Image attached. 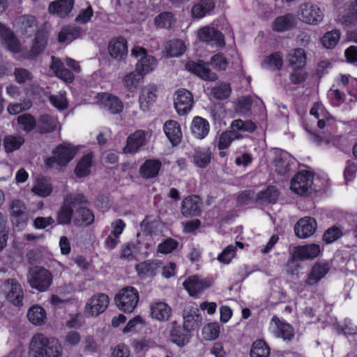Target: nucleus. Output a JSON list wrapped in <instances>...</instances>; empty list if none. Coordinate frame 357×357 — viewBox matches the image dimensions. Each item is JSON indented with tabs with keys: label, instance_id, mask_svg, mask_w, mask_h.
<instances>
[{
	"label": "nucleus",
	"instance_id": "nucleus-30",
	"mask_svg": "<svg viewBox=\"0 0 357 357\" xmlns=\"http://www.w3.org/2000/svg\"><path fill=\"white\" fill-rule=\"evenodd\" d=\"M74 0H56L49 5V12L50 14L65 17L71 12Z\"/></svg>",
	"mask_w": 357,
	"mask_h": 357
},
{
	"label": "nucleus",
	"instance_id": "nucleus-61",
	"mask_svg": "<svg viewBox=\"0 0 357 357\" xmlns=\"http://www.w3.org/2000/svg\"><path fill=\"white\" fill-rule=\"evenodd\" d=\"M342 236V229L337 226H333L326 231L323 238L327 243H331L340 238Z\"/></svg>",
	"mask_w": 357,
	"mask_h": 357
},
{
	"label": "nucleus",
	"instance_id": "nucleus-22",
	"mask_svg": "<svg viewBox=\"0 0 357 357\" xmlns=\"http://www.w3.org/2000/svg\"><path fill=\"white\" fill-rule=\"evenodd\" d=\"M157 87L155 85L150 84L142 89L139 98V106L144 112L148 111L153 106L157 98Z\"/></svg>",
	"mask_w": 357,
	"mask_h": 357
},
{
	"label": "nucleus",
	"instance_id": "nucleus-1",
	"mask_svg": "<svg viewBox=\"0 0 357 357\" xmlns=\"http://www.w3.org/2000/svg\"><path fill=\"white\" fill-rule=\"evenodd\" d=\"M62 353V346L56 338L36 333L31 340L29 348L30 357H61Z\"/></svg>",
	"mask_w": 357,
	"mask_h": 357
},
{
	"label": "nucleus",
	"instance_id": "nucleus-26",
	"mask_svg": "<svg viewBox=\"0 0 357 357\" xmlns=\"http://www.w3.org/2000/svg\"><path fill=\"white\" fill-rule=\"evenodd\" d=\"M162 266V262L157 259L142 261L135 266V270L141 278L154 276Z\"/></svg>",
	"mask_w": 357,
	"mask_h": 357
},
{
	"label": "nucleus",
	"instance_id": "nucleus-7",
	"mask_svg": "<svg viewBox=\"0 0 357 357\" xmlns=\"http://www.w3.org/2000/svg\"><path fill=\"white\" fill-rule=\"evenodd\" d=\"M313 175L307 171L298 172L291 180L290 189L294 193L306 196L311 193Z\"/></svg>",
	"mask_w": 357,
	"mask_h": 357
},
{
	"label": "nucleus",
	"instance_id": "nucleus-48",
	"mask_svg": "<svg viewBox=\"0 0 357 357\" xmlns=\"http://www.w3.org/2000/svg\"><path fill=\"white\" fill-rule=\"evenodd\" d=\"M270 354V349L262 340H256L250 351L251 357H268Z\"/></svg>",
	"mask_w": 357,
	"mask_h": 357
},
{
	"label": "nucleus",
	"instance_id": "nucleus-54",
	"mask_svg": "<svg viewBox=\"0 0 357 357\" xmlns=\"http://www.w3.org/2000/svg\"><path fill=\"white\" fill-rule=\"evenodd\" d=\"M32 106L29 99H24L20 102L10 103L8 105L7 110L12 115L17 114L23 111L28 110Z\"/></svg>",
	"mask_w": 357,
	"mask_h": 357
},
{
	"label": "nucleus",
	"instance_id": "nucleus-53",
	"mask_svg": "<svg viewBox=\"0 0 357 357\" xmlns=\"http://www.w3.org/2000/svg\"><path fill=\"white\" fill-rule=\"evenodd\" d=\"M154 22L158 28L169 29L174 22V18L171 13L164 12L155 17Z\"/></svg>",
	"mask_w": 357,
	"mask_h": 357
},
{
	"label": "nucleus",
	"instance_id": "nucleus-8",
	"mask_svg": "<svg viewBox=\"0 0 357 357\" xmlns=\"http://www.w3.org/2000/svg\"><path fill=\"white\" fill-rule=\"evenodd\" d=\"M10 221L19 230L23 229L29 221V213L25 204L20 199L13 200L9 205Z\"/></svg>",
	"mask_w": 357,
	"mask_h": 357
},
{
	"label": "nucleus",
	"instance_id": "nucleus-35",
	"mask_svg": "<svg viewBox=\"0 0 357 357\" xmlns=\"http://www.w3.org/2000/svg\"><path fill=\"white\" fill-rule=\"evenodd\" d=\"M52 61L50 68L59 78L67 83L72 82L74 80V75L64 68L63 63L59 59L52 56Z\"/></svg>",
	"mask_w": 357,
	"mask_h": 357
},
{
	"label": "nucleus",
	"instance_id": "nucleus-52",
	"mask_svg": "<svg viewBox=\"0 0 357 357\" xmlns=\"http://www.w3.org/2000/svg\"><path fill=\"white\" fill-rule=\"evenodd\" d=\"M166 50L170 56H178L185 51V45L181 40H174L167 45Z\"/></svg>",
	"mask_w": 357,
	"mask_h": 357
},
{
	"label": "nucleus",
	"instance_id": "nucleus-34",
	"mask_svg": "<svg viewBox=\"0 0 357 357\" xmlns=\"http://www.w3.org/2000/svg\"><path fill=\"white\" fill-rule=\"evenodd\" d=\"M306 53L302 48L291 50L287 55V61L293 69L303 68L306 63Z\"/></svg>",
	"mask_w": 357,
	"mask_h": 357
},
{
	"label": "nucleus",
	"instance_id": "nucleus-14",
	"mask_svg": "<svg viewBox=\"0 0 357 357\" xmlns=\"http://www.w3.org/2000/svg\"><path fill=\"white\" fill-rule=\"evenodd\" d=\"M300 19L309 24H317L324 18V14L319 7L310 3H305L300 8Z\"/></svg>",
	"mask_w": 357,
	"mask_h": 357
},
{
	"label": "nucleus",
	"instance_id": "nucleus-60",
	"mask_svg": "<svg viewBox=\"0 0 357 357\" xmlns=\"http://www.w3.org/2000/svg\"><path fill=\"white\" fill-rule=\"evenodd\" d=\"M264 64L267 65L268 68L272 69H280L283 64L282 55L278 53H274L264 60Z\"/></svg>",
	"mask_w": 357,
	"mask_h": 357
},
{
	"label": "nucleus",
	"instance_id": "nucleus-23",
	"mask_svg": "<svg viewBox=\"0 0 357 357\" xmlns=\"http://www.w3.org/2000/svg\"><path fill=\"white\" fill-rule=\"evenodd\" d=\"M271 328L278 337H282L284 340H291L294 335V329L291 326L280 320L276 316H273L271 319Z\"/></svg>",
	"mask_w": 357,
	"mask_h": 357
},
{
	"label": "nucleus",
	"instance_id": "nucleus-42",
	"mask_svg": "<svg viewBox=\"0 0 357 357\" xmlns=\"http://www.w3.org/2000/svg\"><path fill=\"white\" fill-rule=\"evenodd\" d=\"M92 158V154L88 153L79 160L75 169V174L77 177L82 178L90 174Z\"/></svg>",
	"mask_w": 357,
	"mask_h": 357
},
{
	"label": "nucleus",
	"instance_id": "nucleus-50",
	"mask_svg": "<svg viewBox=\"0 0 357 357\" xmlns=\"http://www.w3.org/2000/svg\"><path fill=\"white\" fill-rule=\"evenodd\" d=\"M143 77L144 76L135 69V71L130 72L123 77V83L129 89H135L140 83Z\"/></svg>",
	"mask_w": 357,
	"mask_h": 357
},
{
	"label": "nucleus",
	"instance_id": "nucleus-6",
	"mask_svg": "<svg viewBox=\"0 0 357 357\" xmlns=\"http://www.w3.org/2000/svg\"><path fill=\"white\" fill-rule=\"evenodd\" d=\"M130 54L137 59L135 69L143 76L153 71L156 66L157 61L151 55L147 54L146 50L142 47L135 46L132 48Z\"/></svg>",
	"mask_w": 357,
	"mask_h": 357
},
{
	"label": "nucleus",
	"instance_id": "nucleus-15",
	"mask_svg": "<svg viewBox=\"0 0 357 357\" xmlns=\"http://www.w3.org/2000/svg\"><path fill=\"white\" fill-rule=\"evenodd\" d=\"M109 56L118 61H123L128 55V42L123 37L112 39L107 47Z\"/></svg>",
	"mask_w": 357,
	"mask_h": 357
},
{
	"label": "nucleus",
	"instance_id": "nucleus-45",
	"mask_svg": "<svg viewBox=\"0 0 357 357\" xmlns=\"http://www.w3.org/2000/svg\"><path fill=\"white\" fill-rule=\"evenodd\" d=\"M81 31L79 28L73 26L64 27L59 33V41L61 43H70L73 40L79 38Z\"/></svg>",
	"mask_w": 357,
	"mask_h": 357
},
{
	"label": "nucleus",
	"instance_id": "nucleus-13",
	"mask_svg": "<svg viewBox=\"0 0 357 357\" xmlns=\"http://www.w3.org/2000/svg\"><path fill=\"white\" fill-rule=\"evenodd\" d=\"M174 107L179 115L187 114L192 109L193 97L190 91L181 89L178 90L174 98Z\"/></svg>",
	"mask_w": 357,
	"mask_h": 357
},
{
	"label": "nucleus",
	"instance_id": "nucleus-33",
	"mask_svg": "<svg viewBox=\"0 0 357 357\" xmlns=\"http://www.w3.org/2000/svg\"><path fill=\"white\" fill-rule=\"evenodd\" d=\"M58 126L59 122L56 118L43 114L38 119L36 129L38 132L45 134L53 132Z\"/></svg>",
	"mask_w": 357,
	"mask_h": 357
},
{
	"label": "nucleus",
	"instance_id": "nucleus-62",
	"mask_svg": "<svg viewBox=\"0 0 357 357\" xmlns=\"http://www.w3.org/2000/svg\"><path fill=\"white\" fill-rule=\"evenodd\" d=\"M212 93L217 99H225L230 96L231 87L229 84H222L214 87L212 89Z\"/></svg>",
	"mask_w": 357,
	"mask_h": 357
},
{
	"label": "nucleus",
	"instance_id": "nucleus-41",
	"mask_svg": "<svg viewBox=\"0 0 357 357\" xmlns=\"http://www.w3.org/2000/svg\"><path fill=\"white\" fill-rule=\"evenodd\" d=\"M189 332L190 331L184 328L183 326L174 327L171 331L170 339L178 346L183 347L189 341Z\"/></svg>",
	"mask_w": 357,
	"mask_h": 357
},
{
	"label": "nucleus",
	"instance_id": "nucleus-31",
	"mask_svg": "<svg viewBox=\"0 0 357 357\" xmlns=\"http://www.w3.org/2000/svg\"><path fill=\"white\" fill-rule=\"evenodd\" d=\"M145 132L143 130H137L127 139L126 146L123 148L125 153H136L144 144Z\"/></svg>",
	"mask_w": 357,
	"mask_h": 357
},
{
	"label": "nucleus",
	"instance_id": "nucleus-4",
	"mask_svg": "<svg viewBox=\"0 0 357 357\" xmlns=\"http://www.w3.org/2000/svg\"><path fill=\"white\" fill-rule=\"evenodd\" d=\"M139 300L138 291L133 287L122 288L116 294L115 303L117 307L127 313H131L136 308Z\"/></svg>",
	"mask_w": 357,
	"mask_h": 357
},
{
	"label": "nucleus",
	"instance_id": "nucleus-11",
	"mask_svg": "<svg viewBox=\"0 0 357 357\" xmlns=\"http://www.w3.org/2000/svg\"><path fill=\"white\" fill-rule=\"evenodd\" d=\"M7 300L15 305H21L24 294L20 284L15 279H8L1 286Z\"/></svg>",
	"mask_w": 357,
	"mask_h": 357
},
{
	"label": "nucleus",
	"instance_id": "nucleus-59",
	"mask_svg": "<svg viewBox=\"0 0 357 357\" xmlns=\"http://www.w3.org/2000/svg\"><path fill=\"white\" fill-rule=\"evenodd\" d=\"M236 255V246L234 245H228L218 256L217 259L225 264L230 263Z\"/></svg>",
	"mask_w": 357,
	"mask_h": 357
},
{
	"label": "nucleus",
	"instance_id": "nucleus-3",
	"mask_svg": "<svg viewBox=\"0 0 357 357\" xmlns=\"http://www.w3.org/2000/svg\"><path fill=\"white\" fill-rule=\"evenodd\" d=\"M87 199L82 194H70L65 197L63 202L56 213V221L59 225L70 223L73 215V208L87 204Z\"/></svg>",
	"mask_w": 357,
	"mask_h": 357
},
{
	"label": "nucleus",
	"instance_id": "nucleus-19",
	"mask_svg": "<svg viewBox=\"0 0 357 357\" xmlns=\"http://www.w3.org/2000/svg\"><path fill=\"white\" fill-rule=\"evenodd\" d=\"M317 227L316 220L310 217L300 219L295 225L294 231L300 238H307L314 234Z\"/></svg>",
	"mask_w": 357,
	"mask_h": 357
},
{
	"label": "nucleus",
	"instance_id": "nucleus-36",
	"mask_svg": "<svg viewBox=\"0 0 357 357\" xmlns=\"http://www.w3.org/2000/svg\"><path fill=\"white\" fill-rule=\"evenodd\" d=\"M160 167V161L154 159L148 160L141 166L139 174L144 178H152L158 176Z\"/></svg>",
	"mask_w": 357,
	"mask_h": 357
},
{
	"label": "nucleus",
	"instance_id": "nucleus-27",
	"mask_svg": "<svg viewBox=\"0 0 357 357\" xmlns=\"http://www.w3.org/2000/svg\"><path fill=\"white\" fill-rule=\"evenodd\" d=\"M330 270V265L328 263L317 262L312 266L311 271L306 280L308 285H314L324 278Z\"/></svg>",
	"mask_w": 357,
	"mask_h": 357
},
{
	"label": "nucleus",
	"instance_id": "nucleus-63",
	"mask_svg": "<svg viewBox=\"0 0 357 357\" xmlns=\"http://www.w3.org/2000/svg\"><path fill=\"white\" fill-rule=\"evenodd\" d=\"M49 100L52 105L58 109H65L68 107V101L64 92L50 96Z\"/></svg>",
	"mask_w": 357,
	"mask_h": 357
},
{
	"label": "nucleus",
	"instance_id": "nucleus-29",
	"mask_svg": "<svg viewBox=\"0 0 357 357\" xmlns=\"http://www.w3.org/2000/svg\"><path fill=\"white\" fill-rule=\"evenodd\" d=\"M321 252L319 245L309 244L303 246H298L296 248L294 257L299 260L312 259L318 257Z\"/></svg>",
	"mask_w": 357,
	"mask_h": 357
},
{
	"label": "nucleus",
	"instance_id": "nucleus-55",
	"mask_svg": "<svg viewBox=\"0 0 357 357\" xmlns=\"http://www.w3.org/2000/svg\"><path fill=\"white\" fill-rule=\"evenodd\" d=\"M257 197L262 202L274 203L278 197V193L275 187L269 186L265 190L260 192Z\"/></svg>",
	"mask_w": 357,
	"mask_h": 357
},
{
	"label": "nucleus",
	"instance_id": "nucleus-40",
	"mask_svg": "<svg viewBox=\"0 0 357 357\" xmlns=\"http://www.w3.org/2000/svg\"><path fill=\"white\" fill-rule=\"evenodd\" d=\"M94 221L93 213L88 208L84 207H79L75 213L73 222L75 225L88 226L92 224Z\"/></svg>",
	"mask_w": 357,
	"mask_h": 357
},
{
	"label": "nucleus",
	"instance_id": "nucleus-47",
	"mask_svg": "<svg viewBox=\"0 0 357 357\" xmlns=\"http://www.w3.org/2000/svg\"><path fill=\"white\" fill-rule=\"evenodd\" d=\"M341 33L339 30L335 29L326 32L321 38V44L328 49L334 48L340 39Z\"/></svg>",
	"mask_w": 357,
	"mask_h": 357
},
{
	"label": "nucleus",
	"instance_id": "nucleus-56",
	"mask_svg": "<svg viewBox=\"0 0 357 357\" xmlns=\"http://www.w3.org/2000/svg\"><path fill=\"white\" fill-rule=\"evenodd\" d=\"M138 254L137 246L133 243H128L121 248L120 258L132 261L135 259Z\"/></svg>",
	"mask_w": 357,
	"mask_h": 357
},
{
	"label": "nucleus",
	"instance_id": "nucleus-28",
	"mask_svg": "<svg viewBox=\"0 0 357 357\" xmlns=\"http://www.w3.org/2000/svg\"><path fill=\"white\" fill-rule=\"evenodd\" d=\"M293 158L287 152L278 153L273 160L275 172L280 175H286L290 172Z\"/></svg>",
	"mask_w": 357,
	"mask_h": 357
},
{
	"label": "nucleus",
	"instance_id": "nucleus-32",
	"mask_svg": "<svg viewBox=\"0 0 357 357\" xmlns=\"http://www.w3.org/2000/svg\"><path fill=\"white\" fill-rule=\"evenodd\" d=\"M164 132L173 146L178 144L182 139L180 125L175 121H167L163 127Z\"/></svg>",
	"mask_w": 357,
	"mask_h": 357
},
{
	"label": "nucleus",
	"instance_id": "nucleus-43",
	"mask_svg": "<svg viewBox=\"0 0 357 357\" xmlns=\"http://www.w3.org/2000/svg\"><path fill=\"white\" fill-rule=\"evenodd\" d=\"M52 185L50 181L45 178H39L36 180L31 191L41 197L49 196L52 192Z\"/></svg>",
	"mask_w": 357,
	"mask_h": 357
},
{
	"label": "nucleus",
	"instance_id": "nucleus-44",
	"mask_svg": "<svg viewBox=\"0 0 357 357\" xmlns=\"http://www.w3.org/2000/svg\"><path fill=\"white\" fill-rule=\"evenodd\" d=\"M215 7L212 0H201L192 8V15L194 17L202 18L208 14Z\"/></svg>",
	"mask_w": 357,
	"mask_h": 357
},
{
	"label": "nucleus",
	"instance_id": "nucleus-9",
	"mask_svg": "<svg viewBox=\"0 0 357 357\" xmlns=\"http://www.w3.org/2000/svg\"><path fill=\"white\" fill-rule=\"evenodd\" d=\"M109 303V297L102 293L92 296L86 303L84 314L87 317H96L107 308Z\"/></svg>",
	"mask_w": 357,
	"mask_h": 357
},
{
	"label": "nucleus",
	"instance_id": "nucleus-12",
	"mask_svg": "<svg viewBox=\"0 0 357 357\" xmlns=\"http://www.w3.org/2000/svg\"><path fill=\"white\" fill-rule=\"evenodd\" d=\"M96 102L100 109L112 114H119L123 109L121 100L118 97L109 93H98L96 96Z\"/></svg>",
	"mask_w": 357,
	"mask_h": 357
},
{
	"label": "nucleus",
	"instance_id": "nucleus-58",
	"mask_svg": "<svg viewBox=\"0 0 357 357\" xmlns=\"http://www.w3.org/2000/svg\"><path fill=\"white\" fill-rule=\"evenodd\" d=\"M47 43V38L45 33H38L34 40L31 50V54L36 56L40 54L45 48Z\"/></svg>",
	"mask_w": 357,
	"mask_h": 357
},
{
	"label": "nucleus",
	"instance_id": "nucleus-24",
	"mask_svg": "<svg viewBox=\"0 0 357 357\" xmlns=\"http://www.w3.org/2000/svg\"><path fill=\"white\" fill-rule=\"evenodd\" d=\"M202 202L198 196L191 195L185 198L181 204V213L185 216H195L201 212Z\"/></svg>",
	"mask_w": 357,
	"mask_h": 357
},
{
	"label": "nucleus",
	"instance_id": "nucleus-49",
	"mask_svg": "<svg viewBox=\"0 0 357 357\" xmlns=\"http://www.w3.org/2000/svg\"><path fill=\"white\" fill-rule=\"evenodd\" d=\"M24 142L21 136L8 135L3 139L4 149L7 152H13L18 149Z\"/></svg>",
	"mask_w": 357,
	"mask_h": 357
},
{
	"label": "nucleus",
	"instance_id": "nucleus-37",
	"mask_svg": "<svg viewBox=\"0 0 357 357\" xmlns=\"http://www.w3.org/2000/svg\"><path fill=\"white\" fill-rule=\"evenodd\" d=\"M209 128V123L206 119L200 116H196L193 119L191 131L196 138L204 139L208 135Z\"/></svg>",
	"mask_w": 357,
	"mask_h": 357
},
{
	"label": "nucleus",
	"instance_id": "nucleus-57",
	"mask_svg": "<svg viewBox=\"0 0 357 357\" xmlns=\"http://www.w3.org/2000/svg\"><path fill=\"white\" fill-rule=\"evenodd\" d=\"M220 327L216 323H210L202 329L204 338L207 340H215L219 336Z\"/></svg>",
	"mask_w": 357,
	"mask_h": 357
},
{
	"label": "nucleus",
	"instance_id": "nucleus-38",
	"mask_svg": "<svg viewBox=\"0 0 357 357\" xmlns=\"http://www.w3.org/2000/svg\"><path fill=\"white\" fill-rule=\"evenodd\" d=\"M296 25V19L291 14L277 17L272 25L275 31L283 32L292 29Z\"/></svg>",
	"mask_w": 357,
	"mask_h": 357
},
{
	"label": "nucleus",
	"instance_id": "nucleus-64",
	"mask_svg": "<svg viewBox=\"0 0 357 357\" xmlns=\"http://www.w3.org/2000/svg\"><path fill=\"white\" fill-rule=\"evenodd\" d=\"M177 241L169 238L160 243L157 250L162 254H169L174 250L177 248Z\"/></svg>",
	"mask_w": 357,
	"mask_h": 357
},
{
	"label": "nucleus",
	"instance_id": "nucleus-2",
	"mask_svg": "<svg viewBox=\"0 0 357 357\" xmlns=\"http://www.w3.org/2000/svg\"><path fill=\"white\" fill-rule=\"evenodd\" d=\"M231 130L222 132L218 139V147L219 150H225L227 149L231 142L237 139L241 138V135L237 131L253 132L256 126L255 123L250 121H243L237 119L234 121L231 124Z\"/></svg>",
	"mask_w": 357,
	"mask_h": 357
},
{
	"label": "nucleus",
	"instance_id": "nucleus-16",
	"mask_svg": "<svg viewBox=\"0 0 357 357\" xmlns=\"http://www.w3.org/2000/svg\"><path fill=\"white\" fill-rule=\"evenodd\" d=\"M185 67L188 71L199 76L204 80L212 82L216 80L218 78L216 74L212 72L208 68V64L202 61L198 62L190 61L186 63Z\"/></svg>",
	"mask_w": 357,
	"mask_h": 357
},
{
	"label": "nucleus",
	"instance_id": "nucleus-46",
	"mask_svg": "<svg viewBox=\"0 0 357 357\" xmlns=\"http://www.w3.org/2000/svg\"><path fill=\"white\" fill-rule=\"evenodd\" d=\"M211 153L208 149H197L193 155L194 163L199 167H205L211 162Z\"/></svg>",
	"mask_w": 357,
	"mask_h": 357
},
{
	"label": "nucleus",
	"instance_id": "nucleus-5",
	"mask_svg": "<svg viewBox=\"0 0 357 357\" xmlns=\"http://www.w3.org/2000/svg\"><path fill=\"white\" fill-rule=\"evenodd\" d=\"M27 278L30 286L41 292L47 291L52 282V273L46 268L40 266L31 268L29 271Z\"/></svg>",
	"mask_w": 357,
	"mask_h": 357
},
{
	"label": "nucleus",
	"instance_id": "nucleus-10",
	"mask_svg": "<svg viewBox=\"0 0 357 357\" xmlns=\"http://www.w3.org/2000/svg\"><path fill=\"white\" fill-rule=\"evenodd\" d=\"M52 157L47 158L45 163L48 167L66 165L75 156L76 151L70 145L61 144L53 151Z\"/></svg>",
	"mask_w": 357,
	"mask_h": 357
},
{
	"label": "nucleus",
	"instance_id": "nucleus-25",
	"mask_svg": "<svg viewBox=\"0 0 357 357\" xmlns=\"http://www.w3.org/2000/svg\"><path fill=\"white\" fill-rule=\"evenodd\" d=\"M183 326L188 331L198 327L202 321V317L199 310L197 307L186 308L183 311Z\"/></svg>",
	"mask_w": 357,
	"mask_h": 357
},
{
	"label": "nucleus",
	"instance_id": "nucleus-51",
	"mask_svg": "<svg viewBox=\"0 0 357 357\" xmlns=\"http://www.w3.org/2000/svg\"><path fill=\"white\" fill-rule=\"evenodd\" d=\"M17 123L22 129L26 132H31L37 126L35 118L29 114L19 116Z\"/></svg>",
	"mask_w": 357,
	"mask_h": 357
},
{
	"label": "nucleus",
	"instance_id": "nucleus-20",
	"mask_svg": "<svg viewBox=\"0 0 357 357\" xmlns=\"http://www.w3.org/2000/svg\"><path fill=\"white\" fill-rule=\"evenodd\" d=\"M183 285L191 296H196L208 288L210 284L200 276L192 275L186 279Z\"/></svg>",
	"mask_w": 357,
	"mask_h": 357
},
{
	"label": "nucleus",
	"instance_id": "nucleus-18",
	"mask_svg": "<svg viewBox=\"0 0 357 357\" xmlns=\"http://www.w3.org/2000/svg\"><path fill=\"white\" fill-rule=\"evenodd\" d=\"M151 317L158 321L165 322L172 316V307L162 301H154L149 305Z\"/></svg>",
	"mask_w": 357,
	"mask_h": 357
},
{
	"label": "nucleus",
	"instance_id": "nucleus-39",
	"mask_svg": "<svg viewBox=\"0 0 357 357\" xmlns=\"http://www.w3.org/2000/svg\"><path fill=\"white\" fill-rule=\"evenodd\" d=\"M27 318L33 325L41 326L46 321V312L40 305H35L28 310Z\"/></svg>",
	"mask_w": 357,
	"mask_h": 357
},
{
	"label": "nucleus",
	"instance_id": "nucleus-17",
	"mask_svg": "<svg viewBox=\"0 0 357 357\" xmlns=\"http://www.w3.org/2000/svg\"><path fill=\"white\" fill-rule=\"evenodd\" d=\"M197 36L199 39L204 43H211L218 47L225 45L223 35L218 30L211 26H204L198 30Z\"/></svg>",
	"mask_w": 357,
	"mask_h": 357
},
{
	"label": "nucleus",
	"instance_id": "nucleus-21",
	"mask_svg": "<svg viewBox=\"0 0 357 357\" xmlns=\"http://www.w3.org/2000/svg\"><path fill=\"white\" fill-rule=\"evenodd\" d=\"M0 38L4 47L11 52L17 53L22 50V45L14 33L0 23Z\"/></svg>",
	"mask_w": 357,
	"mask_h": 357
}]
</instances>
